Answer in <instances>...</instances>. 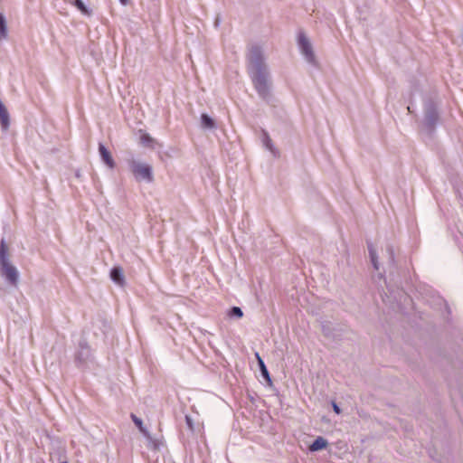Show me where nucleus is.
I'll return each instance as SVG.
<instances>
[{"mask_svg":"<svg viewBox=\"0 0 463 463\" xmlns=\"http://www.w3.org/2000/svg\"><path fill=\"white\" fill-rule=\"evenodd\" d=\"M185 421H186V424H187L189 430H194V422L192 420V418L190 416L186 415Z\"/></svg>","mask_w":463,"mask_h":463,"instance_id":"nucleus-20","label":"nucleus"},{"mask_svg":"<svg viewBox=\"0 0 463 463\" xmlns=\"http://www.w3.org/2000/svg\"><path fill=\"white\" fill-rule=\"evenodd\" d=\"M201 127L203 129L213 130L217 128L216 123L213 118H212L209 115L203 113L201 115Z\"/></svg>","mask_w":463,"mask_h":463,"instance_id":"nucleus-7","label":"nucleus"},{"mask_svg":"<svg viewBox=\"0 0 463 463\" xmlns=\"http://www.w3.org/2000/svg\"><path fill=\"white\" fill-rule=\"evenodd\" d=\"M140 142L143 146H153V144H154V139L152 137H150L148 134L146 133H142L140 135Z\"/></svg>","mask_w":463,"mask_h":463,"instance_id":"nucleus-16","label":"nucleus"},{"mask_svg":"<svg viewBox=\"0 0 463 463\" xmlns=\"http://www.w3.org/2000/svg\"><path fill=\"white\" fill-rule=\"evenodd\" d=\"M298 45L301 54L307 62L311 65L317 66L318 62L315 55L313 46L304 33H300L298 36Z\"/></svg>","mask_w":463,"mask_h":463,"instance_id":"nucleus-5","label":"nucleus"},{"mask_svg":"<svg viewBox=\"0 0 463 463\" xmlns=\"http://www.w3.org/2000/svg\"><path fill=\"white\" fill-rule=\"evenodd\" d=\"M386 255H387V262L389 264H392L393 262V259H394V252H393L392 247H391V246L387 247Z\"/></svg>","mask_w":463,"mask_h":463,"instance_id":"nucleus-19","label":"nucleus"},{"mask_svg":"<svg viewBox=\"0 0 463 463\" xmlns=\"http://www.w3.org/2000/svg\"><path fill=\"white\" fill-rule=\"evenodd\" d=\"M328 442L323 437H318L315 439V441L309 446V449L311 451H318L324 449L327 447Z\"/></svg>","mask_w":463,"mask_h":463,"instance_id":"nucleus-9","label":"nucleus"},{"mask_svg":"<svg viewBox=\"0 0 463 463\" xmlns=\"http://www.w3.org/2000/svg\"><path fill=\"white\" fill-rule=\"evenodd\" d=\"M1 30H2V38H3V37H5V21H4L3 17H2V27H1Z\"/></svg>","mask_w":463,"mask_h":463,"instance_id":"nucleus-24","label":"nucleus"},{"mask_svg":"<svg viewBox=\"0 0 463 463\" xmlns=\"http://www.w3.org/2000/svg\"><path fill=\"white\" fill-rule=\"evenodd\" d=\"M9 125V115L6 109L2 105V130L6 129Z\"/></svg>","mask_w":463,"mask_h":463,"instance_id":"nucleus-17","label":"nucleus"},{"mask_svg":"<svg viewBox=\"0 0 463 463\" xmlns=\"http://www.w3.org/2000/svg\"><path fill=\"white\" fill-rule=\"evenodd\" d=\"M66 2L70 3V4H73L74 0H65Z\"/></svg>","mask_w":463,"mask_h":463,"instance_id":"nucleus-26","label":"nucleus"},{"mask_svg":"<svg viewBox=\"0 0 463 463\" xmlns=\"http://www.w3.org/2000/svg\"><path fill=\"white\" fill-rule=\"evenodd\" d=\"M110 278L115 283H117L118 285H122L124 282V275H123L122 269H120V268L112 269L111 272H110Z\"/></svg>","mask_w":463,"mask_h":463,"instance_id":"nucleus-10","label":"nucleus"},{"mask_svg":"<svg viewBox=\"0 0 463 463\" xmlns=\"http://www.w3.org/2000/svg\"><path fill=\"white\" fill-rule=\"evenodd\" d=\"M426 114V120L430 125H432L435 123L437 119V113L435 109L432 106H427L425 109Z\"/></svg>","mask_w":463,"mask_h":463,"instance_id":"nucleus-11","label":"nucleus"},{"mask_svg":"<svg viewBox=\"0 0 463 463\" xmlns=\"http://www.w3.org/2000/svg\"><path fill=\"white\" fill-rule=\"evenodd\" d=\"M119 1L124 5H128V0H119Z\"/></svg>","mask_w":463,"mask_h":463,"instance_id":"nucleus-25","label":"nucleus"},{"mask_svg":"<svg viewBox=\"0 0 463 463\" xmlns=\"http://www.w3.org/2000/svg\"><path fill=\"white\" fill-rule=\"evenodd\" d=\"M256 358L258 360V364H259V366H260V372H261V374L262 376L268 381V382H271L270 380V377H269V371L262 360V358L260 356L259 353H256Z\"/></svg>","mask_w":463,"mask_h":463,"instance_id":"nucleus-12","label":"nucleus"},{"mask_svg":"<svg viewBox=\"0 0 463 463\" xmlns=\"http://www.w3.org/2000/svg\"><path fill=\"white\" fill-rule=\"evenodd\" d=\"M90 351L89 346L86 344H80V350L78 351L76 354V359L80 363H85L88 358L90 357Z\"/></svg>","mask_w":463,"mask_h":463,"instance_id":"nucleus-8","label":"nucleus"},{"mask_svg":"<svg viewBox=\"0 0 463 463\" xmlns=\"http://www.w3.org/2000/svg\"><path fill=\"white\" fill-rule=\"evenodd\" d=\"M128 165L137 181L151 183L154 180L153 169L148 164L131 159Z\"/></svg>","mask_w":463,"mask_h":463,"instance_id":"nucleus-3","label":"nucleus"},{"mask_svg":"<svg viewBox=\"0 0 463 463\" xmlns=\"http://www.w3.org/2000/svg\"><path fill=\"white\" fill-rule=\"evenodd\" d=\"M2 278L6 283L5 292L9 289L18 288L20 282V272L18 269L10 261L5 254V245L2 241Z\"/></svg>","mask_w":463,"mask_h":463,"instance_id":"nucleus-1","label":"nucleus"},{"mask_svg":"<svg viewBox=\"0 0 463 463\" xmlns=\"http://www.w3.org/2000/svg\"><path fill=\"white\" fill-rule=\"evenodd\" d=\"M138 429H139V430L144 434V436H145L147 439H149V440L151 439V435H150V433L147 431V430H146V429H145V428L143 427V425L141 426V428H138Z\"/></svg>","mask_w":463,"mask_h":463,"instance_id":"nucleus-21","label":"nucleus"},{"mask_svg":"<svg viewBox=\"0 0 463 463\" xmlns=\"http://www.w3.org/2000/svg\"><path fill=\"white\" fill-rule=\"evenodd\" d=\"M99 152L103 163L109 168H114L115 161L112 158L110 152L105 147L104 145H99Z\"/></svg>","mask_w":463,"mask_h":463,"instance_id":"nucleus-6","label":"nucleus"},{"mask_svg":"<svg viewBox=\"0 0 463 463\" xmlns=\"http://www.w3.org/2000/svg\"><path fill=\"white\" fill-rule=\"evenodd\" d=\"M256 90L262 99H268L271 89V80L268 68L250 71Z\"/></svg>","mask_w":463,"mask_h":463,"instance_id":"nucleus-2","label":"nucleus"},{"mask_svg":"<svg viewBox=\"0 0 463 463\" xmlns=\"http://www.w3.org/2000/svg\"><path fill=\"white\" fill-rule=\"evenodd\" d=\"M132 419H133V421L135 422V424L138 428H141V426L143 425L142 420L139 418H137V416H135V415H132Z\"/></svg>","mask_w":463,"mask_h":463,"instance_id":"nucleus-22","label":"nucleus"},{"mask_svg":"<svg viewBox=\"0 0 463 463\" xmlns=\"http://www.w3.org/2000/svg\"><path fill=\"white\" fill-rule=\"evenodd\" d=\"M72 5H74L82 14L90 16L91 11L87 7L82 0H74Z\"/></svg>","mask_w":463,"mask_h":463,"instance_id":"nucleus-13","label":"nucleus"},{"mask_svg":"<svg viewBox=\"0 0 463 463\" xmlns=\"http://www.w3.org/2000/svg\"><path fill=\"white\" fill-rule=\"evenodd\" d=\"M332 406H333V410L335 413L339 414L341 412L339 406L335 402H333Z\"/></svg>","mask_w":463,"mask_h":463,"instance_id":"nucleus-23","label":"nucleus"},{"mask_svg":"<svg viewBox=\"0 0 463 463\" xmlns=\"http://www.w3.org/2000/svg\"><path fill=\"white\" fill-rule=\"evenodd\" d=\"M248 61L249 72L267 68V65L264 61L263 50L259 45H251L250 47L248 53Z\"/></svg>","mask_w":463,"mask_h":463,"instance_id":"nucleus-4","label":"nucleus"},{"mask_svg":"<svg viewBox=\"0 0 463 463\" xmlns=\"http://www.w3.org/2000/svg\"><path fill=\"white\" fill-rule=\"evenodd\" d=\"M368 250H369V255H370V258H371V261L373 265V268L378 270L379 269V263H378V260H377V254H376V250L375 248L373 246V245H369L368 246Z\"/></svg>","mask_w":463,"mask_h":463,"instance_id":"nucleus-14","label":"nucleus"},{"mask_svg":"<svg viewBox=\"0 0 463 463\" xmlns=\"http://www.w3.org/2000/svg\"><path fill=\"white\" fill-rule=\"evenodd\" d=\"M263 144L264 146H266L267 149H269L270 152H274V147H273V144H272V141L270 139V137L265 134V137H264V139H263Z\"/></svg>","mask_w":463,"mask_h":463,"instance_id":"nucleus-18","label":"nucleus"},{"mask_svg":"<svg viewBox=\"0 0 463 463\" xmlns=\"http://www.w3.org/2000/svg\"><path fill=\"white\" fill-rule=\"evenodd\" d=\"M228 317L240 319L243 317V312L241 307H233L228 311Z\"/></svg>","mask_w":463,"mask_h":463,"instance_id":"nucleus-15","label":"nucleus"}]
</instances>
